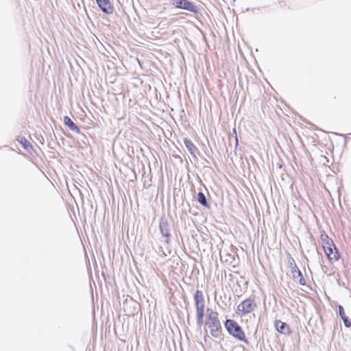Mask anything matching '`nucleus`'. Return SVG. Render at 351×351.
Instances as JSON below:
<instances>
[{
  "label": "nucleus",
  "instance_id": "obj_2",
  "mask_svg": "<svg viewBox=\"0 0 351 351\" xmlns=\"http://www.w3.org/2000/svg\"><path fill=\"white\" fill-rule=\"evenodd\" d=\"M321 241L324 253L329 261L331 263L337 261L340 256L333 241L327 234H322Z\"/></svg>",
  "mask_w": 351,
  "mask_h": 351
},
{
  "label": "nucleus",
  "instance_id": "obj_9",
  "mask_svg": "<svg viewBox=\"0 0 351 351\" xmlns=\"http://www.w3.org/2000/svg\"><path fill=\"white\" fill-rule=\"evenodd\" d=\"M197 199L200 204L206 208H209V204H208L206 197L203 193L199 192L197 193Z\"/></svg>",
  "mask_w": 351,
  "mask_h": 351
},
{
  "label": "nucleus",
  "instance_id": "obj_15",
  "mask_svg": "<svg viewBox=\"0 0 351 351\" xmlns=\"http://www.w3.org/2000/svg\"><path fill=\"white\" fill-rule=\"evenodd\" d=\"M300 284L302 285H305V280L303 277H301V278L300 279V281H299Z\"/></svg>",
  "mask_w": 351,
  "mask_h": 351
},
{
  "label": "nucleus",
  "instance_id": "obj_3",
  "mask_svg": "<svg viewBox=\"0 0 351 351\" xmlns=\"http://www.w3.org/2000/svg\"><path fill=\"white\" fill-rule=\"evenodd\" d=\"M225 327L234 338L245 343L247 342L245 332L237 322L232 319H227L225 322Z\"/></svg>",
  "mask_w": 351,
  "mask_h": 351
},
{
  "label": "nucleus",
  "instance_id": "obj_6",
  "mask_svg": "<svg viewBox=\"0 0 351 351\" xmlns=\"http://www.w3.org/2000/svg\"><path fill=\"white\" fill-rule=\"evenodd\" d=\"M99 8L107 14H111L114 12V7L110 0H95Z\"/></svg>",
  "mask_w": 351,
  "mask_h": 351
},
{
  "label": "nucleus",
  "instance_id": "obj_4",
  "mask_svg": "<svg viewBox=\"0 0 351 351\" xmlns=\"http://www.w3.org/2000/svg\"><path fill=\"white\" fill-rule=\"evenodd\" d=\"M256 308L255 300L251 298L242 301L237 307V313L243 316L252 313Z\"/></svg>",
  "mask_w": 351,
  "mask_h": 351
},
{
  "label": "nucleus",
  "instance_id": "obj_7",
  "mask_svg": "<svg viewBox=\"0 0 351 351\" xmlns=\"http://www.w3.org/2000/svg\"><path fill=\"white\" fill-rule=\"evenodd\" d=\"M275 326L277 330L282 334H289L290 332L289 326L285 322L280 320H277L275 322Z\"/></svg>",
  "mask_w": 351,
  "mask_h": 351
},
{
  "label": "nucleus",
  "instance_id": "obj_13",
  "mask_svg": "<svg viewBox=\"0 0 351 351\" xmlns=\"http://www.w3.org/2000/svg\"><path fill=\"white\" fill-rule=\"evenodd\" d=\"M338 308H339V313L341 318H343V317L346 316L342 306L339 305Z\"/></svg>",
  "mask_w": 351,
  "mask_h": 351
},
{
  "label": "nucleus",
  "instance_id": "obj_12",
  "mask_svg": "<svg viewBox=\"0 0 351 351\" xmlns=\"http://www.w3.org/2000/svg\"><path fill=\"white\" fill-rule=\"evenodd\" d=\"M287 6L288 5L285 1H279L276 3V9L278 10H285Z\"/></svg>",
  "mask_w": 351,
  "mask_h": 351
},
{
  "label": "nucleus",
  "instance_id": "obj_17",
  "mask_svg": "<svg viewBox=\"0 0 351 351\" xmlns=\"http://www.w3.org/2000/svg\"><path fill=\"white\" fill-rule=\"evenodd\" d=\"M298 274H299L300 276H302V274H301V272H300V271H298Z\"/></svg>",
  "mask_w": 351,
  "mask_h": 351
},
{
  "label": "nucleus",
  "instance_id": "obj_1",
  "mask_svg": "<svg viewBox=\"0 0 351 351\" xmlns=\"http://www.w3.org/2000/svg\"><path fill=\"white\" fill-rule=\"evenodd\" d=\"M194 302L196 311V320L199 326L205 324L210 330L212 336L216 337L221 329L218 313L211 308H207L204 320L205 301L202 291L197 290L194 294Z\"/></svg>",
  "mask_w": 351,
  "mask_h": 351
},
{
  "label": "nucleus",
  "instance_id": "obj_10",
  "mask_svg": "<svg viewBox=\"0 0 351 351\" xmlns=\"http://www.w3.org/2000/svg\"><path fill=\"white\" fill-rule=\"evenodd\" d=\"M17 141L21 144L25 150L29 151V149L32 148L30 143L25 137H20Z\"/></svg>",
  "mask_w": 351,
  "mask_h": 351
},
{
  "label": "nucleus",
  "instance_id": "obj_11",
  "mask_svg": "<svg viewBox=\"0 0 351 351\" xmlns=\"http://www.w3.org/2000/svg\"><path fill=\"white\" fill-rule=\"evenodd\" d=\"M64 124L69 127L72 130L77 129V125L73 122V121L69 117H64Z\"/></svg>",
  "mask_w": 351,
  "mask_h": 351
},
{
  "label": "nucleus",
  "instance_id": "obj_5",
  "mask_svg": "<svg viewBox=\"0 0 351 351\" xmlns=\"http://www.w3.org/2000/svg\"><path fill=\"white\" fill-rule=\"evenodd\" d=\"M173 5L177 8L195 12V6L189 0H173Z\"/></svg>",
  "mask_w": 351,
  "mask_h": 351
},
{
  "label": "nucleus",
  "instance_id": "obj_16",
  "mask_svg": "<svg viewBox=\"0 0 351 351\" xmlns=\"http://www.w3.org/2000/svg\"><path fill=\"white\" fill-rule=\"evenodd\" d=\"M165 236H166V237H169V233H167V234H165Z\"/></svg>",
  "mask_w": 351,
  "mask_h": 351
},
{
  "label": "nucleus",
  "instance_id": "obj_8",
  "mask_svg": "<svg viewBox=\"0 0 351 351\" xmlns=\"http://www.w3.org/2000/svg\"><path fill=\"white\" fill-rule=\"evenodd\" d=\"M184 143L186 148L188 149V150L189 151V152L191 154L195 155L197 151V149L196 146L193 144V143L191 140L185 138L184 140Z\"/></svg>",
  "mask_w": 351,
  "mask_h": 351
},
{
  "label": "nucleus",
  "instance_id": "obj_14",
  "mask_svg": "<svg viewBox=\"0 0 351 351\" xmlns=\"http://www.w3.org/2000/svg\"><path fill=\"white\" fill-rule=\"evenodd\" d=\"M343 321L344 325L349 328L351 326V322L348 320V318L347 316L343 317V318H341Z\"/></svg>",
  "mask_w": 351,
  "mask_h": 351
}]
</instances>
